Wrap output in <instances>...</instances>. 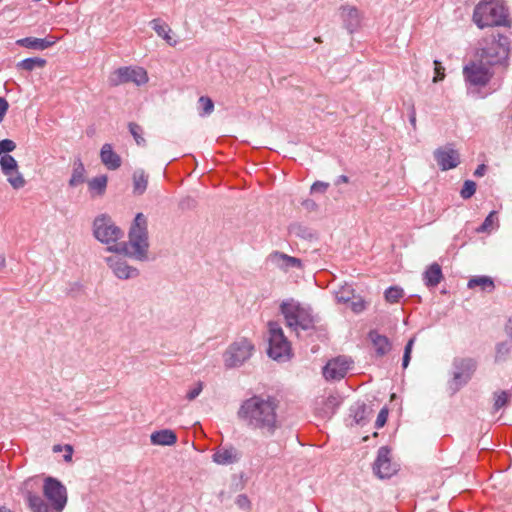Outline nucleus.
<instances>
[{
    "label": "nucleus",
    "instance_id": "obj_11",
    "mask_svg": "<svg viewBox=\"0 0 512 512\" xmlns=\"http://www.w3.org/2000/svg\"><path fill=\"white\" fill-rule=\"evenodd\" d=\"M93 234L97 240L107 245L118 244L117 241L123 237V231L105 214L95 218Z\"/></svg>",
    "mask_w": 512,
    "mask_h": 512
},
{
    "label": "nucleus",
    "instance_id": "obj_44",
    "mask_svg": "<svg viewBox=\"0 0 512 512\" xmlns=\"http://www.w3.org/2000/svg\"><path fill=\"white\" fill-rule=\"evenodd\" d=\"M203 390V382L201 381H198L196 382L188 391H187V394H186V399L189 400V401H193L194 399H196L200 393L202 392Z\"/></svg>",
    "mask_w": 512,
    "mask_h": 512
},
{
    "label": "nucleus",
    "instance_id": "obj_43",
    "mask_svg": "<svg viewBox=\"0 0 512 512\" xmlns=\"http://www.w3.org/2000/svg\"><path fill=\"white\" fill-rule=\"evenodd\" d=\"M414 342H415V337H412L411 339H409V341L407 342V344L405 346L403 360H402V367L404 369H406L409 365Z\"/></svg>",
    "mask_w": 512,
    "mask_h": 512
},
{
    "label": "nucleus",
    "instance_id": "obj_49",
    "mask_svg": "<svg viewBox=\"0 0 512 512\" xmlns=\"http://www.w3.org/2000/svg\"><path fill=\"white\" fill-rule=\"evenodd\" d=\"M9 109V103L4 97H0V123L4 120V117Z\"/></svg>",
    "mask_w": 512,
    "mask_h": 512
},
{
    "label": "nucleus",
    "instance_id": "obj_21",
    "mask_svg": "<svg viewBox=\"0 0 512 512\" xmlns=\"http://www.w3.org/2000/svg\"><path fill=\"white\" fill-rule=\"evenodd\" d=\"M442 279L443 273L438 263H432L423 273L424 284L429 288L436 287Z\"/></svg>",
    "mask_w": 512,
    "mask_h": 512
},
{
    "label": "nucleus",
    "instance_id": "obj_33",
    "mask_svg": "<svg viewBox=\"0 0 512 512\" xmlns=\"http://www.w3.org/2000/svg\"><path fill=\"white\" fill-rule=\"evenodd\" d=\"M498 226V219L495 211H492L485 218L484 222L477 228L478 233L490 232Z\"/></svg>",
    "mask_w": 512,
    "mask_h": 512
},
{
    "label": "nucleus",
    "instance_id": "obj_39",
    "mask_svg": "<svg viewBox=\"0 0 512 512\" xmlns=\"http://www.w3.org/2000/svg\"><path fill=\"white\" fill-rule=\"evenodd\" d=\"M201 112V116L210 115L214 110V103L211 98L207 96H201L198 100Z\"/></svg>",
    "mask_w": 512,
    "mask_h": 512
},
{
    "label": "nucleus",
    "instance_id": "obj_30",
    "mask_svg": "<svg viewBox=\"0 0 512 512\" xmlns=\"http://www.w3.org/2000/svg\"><path fill=\"white\" fill-rule=\"evenodd\" d=\"M85 181V167L81 160L74 162L72 175L69 180V185L71 187H76Z\"/></svg>",
    "mask_w": 512,
    "mask_h": 512
},
{
    "label": "nucleus",
    "instance_id": "obj_53",
    "mask_svg": "<svg viewBox=\"0 0 512 512\" xmlns=\"http://www.w3.org/2000/svg\"><path fill=\"white\" fill-rule=\"evenodd\" d=\"M409 121L411 123V125L416 128V112H415V109L412 108V111L410 113V116H409Z\"/></svg>",
    "mask_w": 512,
    "mask_h": 512
},
{
    "label": "nucleus",
    "instance_id": "obj_54",
    "mask_svg": "<svg viewBox=\"0 0 512 512\" xmlns=\"http://www.w3.org/2000/svg\"><path fill=\"white\" fill-rule=\"evenodd\" d=\"M349 182V178L346 176V175H340L337 180H336V184H341V183H348Z\"/></svg>",
    "mask_w": 512,
    "mask_h": 512
},
{
    "label": "nucleus",
    "instance_id": "obj_13",
    "mask_svg": "<svg viewBox=\"0 0 512 512\" xmlns=\"http://www.w3.org/2000/svg\"><path fill=\"white\" fill-rule=\"evenodd\" d=\"M123 253L115 252V254L105 257V262L111 269L115 277L121 280L133 279L139 276V270L129 265Z\"/></svg>",
    "mask_w": 512,
    "mask_h": 512
},
{
    "label": "nucleus",
    "instance_id": "obj_5",
    "mask_svg": "<svg viewBox=\"0 0 512 512\" xmlns=\"http://www.w3.org/2000/svg\"><path fill=\"white\" fill-rule=\"evenodd\" d=\"M498 74L494 69L476 57L463 67V77L467 93L476 98H484L487 94L482 90Z\"/></svg>",
    "mask_w": 512,
    "mask_h": 512
},
{
    "label": "nucleus",
    "instance_id": "obj_37",
    "mask_svg": "<svg viewBox=\"0 0 512 512\" xmlns=\"http://www.w3.org/2000/svg\"><path fill=\"white\" fill-rule=\"evenodd\" d=\"M340 405V399L338 396L330 395L324 401L323 412L326 416H330L335 413L336 409Z\"/></svg>",
    "mask_w": 512,
    "mask_h": 512
},
{
    "label": "nucleus",
    "instance_id": "obj_55",
    "mask_svg": "<svg viewBox=\"0 0 512 512\" xmlns=\"http://www.w3.org/2000/svg\"><path fill=\"white\" fill-rule=\"evenodd\" d=\"M5 266V258L0 256V270Z\"/></svg>",
    "mask_w": 512,
    "mask_h": 512
},
{
    "label": "nucleus",
    "instance_id": "obj_48",
    "mask_svg": "<svg viewBox=\"0 0 512 512\" xmlns=\"http://www.w3.org/2000/svg\"><path fill=\"white\" fill-rule=\"evenodd\" d=\"M329 187V183L316 181L311 186V193H324Z\"/></svg>",
    "mask_w": 512,
    "mask_h": 512
},
{
    "label": "nucleus",
    "instance_id": "obj_1",
    "mask_svg": "<svg viewBox=\"0 0 512 512\" xmlns=\"http://www.w3.org/2000/svg\"><path fill=\"white\" fill-rule=\"evenodd\" d=\"M277 410L278 403L275 398L254 395L242 402L237 416L249 429L271 437L282 426Z\"/></svg>",
    "mask_w": 512,
    "mask_h": 512
},
{
    "label": "nucleus",
    "instance_id": "obj_52",
    "mask_svg": "<svg viewBox=\"0 0 512 512\" xmlns=\"http://www.w3.org/2000/svg\"><path fill=\"white\" fill-rule=\"evenodd\" d=\"M486 165L481 164L479 165L476 170L474 171V175L476 177H482L486 173Z\"/></svg>",
    "mask_w": 512,
    "mask_h": 512
},
{
    "label": "nucleus",
    "instance_id": "obj_17",
    "mask_svg": "<svg viewBox=\"0 0 512 512\" xmlns=\"http://www.w3.org/2000/svg\"><path fill=\"white\" fill-rule=\"evenodd\" d=\"M270 261L277 268L287 271L290 268H302V261L299 258L289 256L285 253L274 251L268 256Z\"/></svg>",
    "mask_w": 512,
    "mask_h": 512
},
{
    "label": "nucleus",
    "instance_id": "obj_23",
    "mask_svg": "<svg viewBox=\"0 0 512 512\" xmlns=\"http://www.w3.org/2000/svg\"><path fill=\"white\" fill-rule=\"evenodd\" d=\"M55 42L47 39H41V38H35V37H26L17 40L16 44L29 48V49H35V50H45L49 47H51Z\"/></svg>",
    "mask_w": 512,
    "mask_h": 512
},
{
    "label": "nucleus",
    "instance_id": "obj_20",
    "mask_svg": "<svg viewBox=\"0 0 512 512\" xmlns=\"http://www.w3.org/2000/svg\"><path fill=\"white\" fill-rule=\"evenodd\" d=\"M341 17L347 30L352 33L355 31L361 23L360 11L354 6L342 7Z\"/></svg>",
    "mask_w": 512,
    "mask_h": 512
},
{
    "label": "nucleus",
    "instance_id": "obj_32",
    "mask_svg": "<svg viewBox=\"0 0 512 512\" xmlns=\"http://www.w3.org/2000/svg\"><path fill=\"white\" fill-rule=\"evenodd\" d=\"M46 65V60L39 57L26 58L17 63V68L32 71L35 68H43Z\"/></svg>",
    "mask_w": 512,
    "mask_h": 512
},
{
    "label": "nucleus",
    "instance_id": "obj_19",
    "mask_svg": "<svg viewBox=\"0 0 512 512\" xmlns=\"http://www.w3.org/2000/svg\"><path fill=\"white\" fill-rule=\"evenodd\" d=\"M100 159L109 170H116L121 166L120 156L113 151L112 145L105 143L100 150Z\"/></svg>",
    "mask_w": 512,
    "mask_h": 512
},
{
    "label": "nucleus",
    "instance_id": "obj_56",
    "mask_svg": "<svg viewBox=\"0 0 512 512\" xmlns=\"http://www.w3.org/2000/svg\"><path fill=\"white\" fill-rule=\"evenodd\" d=\"M61 450H62L61 445H55V446L53 447V451H54V452H59V451H61Z\"/></svg>",
    "mask_w": 512,
    "mask_h": 512
},
{
    "label": "nucleus",
    "instance_id": "obj_51",
    "mask_svg": "<svg viewBox=\"0 0 512 512\" xmlns=\"http://www.w3.org/2000/svg\"><path fill=\"white\" fill-rule=\"evenodd\" d=\"M64 450H65V454H64V460L66 462H71L72 461V455H73V447L69 444H66L64 446Z\"/></svg>",
    "mask_w": 512,
    "mask_h": 512
},
{
    "label": "nucleus",
    "instance_id": "obj_58",
    "mask_svg": "<svg viewBox=\"0 0 512 512\" xmlns=\"http://www.w3.org/2000/svg\"><path fill=\"white\" fill-rule=\"evenodd\" d=\"M0 512H11V511L4 506H0Z\"/></svg>",
    "mask_w": 512,
    "mask_h": 512
},
{
    "label": "nucleus",
    "instance_id": "obj_18",
    "mask_svg": "<svg viewBox=\"0 0 512 512\" xmlns=\"http://www.w3.org/2000/svg\"><path fill=\"white\" fill-rule=\"evenodd\" d=\"M238 450L232 446L219 447L215 450L212 459L218 465H229L239 460Z\"/></svg>",
    "mask_w": 512,
    "mask_h": 512
},
{
    "label": "nucleus",
    "instance_id": "obj_47",
    "mask_svg": "<svg viewBox=\"0 0 512 512\" xmlns=\"http://www.w3.org/2000/svg\"><path fill=\"white\" fill-rule=\"evenodd\" d=\"M387 418H388V410L386 408H382L380 410V412L378 413V416H377V419L375 422V426L377 428L383 427L387 422Z\"/></svg>",
    "mask_w": 512,
    "mask_h": 512
},
{
    "label": "nucleus",
    "instance_id": "obj_25",
    "mask_svg": "<svg viewBox=\"0 0 512 512\" xmlns=\"http://www.w3.org/2000/svg\"><path fill=\"white\" fill-rule=\"evenodd\" d=\"M133 193L135 195H142L148 186V174L143 169L134 171L133 176Z\"/></svg>",
    "mask_w": 512,
    "mask_h": 512
},
{
    "label": "nucleus",
    "instance_id": "obj_38",
    "mask_svg": "<svg viewBox=\"0 0 512 512\" xmlns=\"http://www.w3.org/2000/svg\"><path fill=\"white\" fill-rule=\"evenodd\" d=\"M129 131L136 141L137 145H145L146 141L143 137V129L137 123L131 122L128 125Z\"/></svg>",
    "mask_w": 512,
    "mask_h": 512
},
{
    "label": "nucleus",
    "instance_id": "obj_10",
    "mask_svg": "<svg viewBox=\"0 0 512 512\" xmlns=\"http://www.w3.org/2000/svg\"><path fill=\"white\" fill-rule=\"evenodd\" d=\"M452 378L450 387L458 391L466 385L477 369V361L471 357H456L452 363Z\"/></svg>",
    "mask_w": 512,
    "mask_h": 512
},
{
    "label": "nucleus",
    "instance_id": "obj_14",
    "mask_svg": "<svg viewBox=\"0 0 512 512\" xmlns=\"http://www.w3.org/2000/svg\"><path fill=\"white\" fill-rule=\"evenodd\" d=\"M390 454L391 451L386 446H382L378 450L373 471L381 479L389 478L397 471V466L392 462Z\"/></svg>",
    "mask_w": 512,
    "mask_h": 512
},
{
    "label": "nucleus",
    "instance_id": "obj_15",
    "mask_svg": "<svg viewBox=\"0 0 512 512\" xmlns=\"http://www.w3.org/2000/svg\"><path fill=\"white\" fill-rule=\"evenodd\" d=\"M353 361L346 356H339L330 360L323 368V375L327 380H341L345 377Z\"/></svg>",
    "mask_w": 512,
    "mask_h": 512
},
{
    "label": "nucleus",
    "instance_id": "obj_6",
    "mask_svg": "<svg viewBox=\"0 0 512 512\" xmlns=\"http://www.w3.org/2000/svg\"><path fill=\"white\" fill-rule=\"evenodd\" d=\"M473 22L480 28L503 26L507 22L505 7L495 0H481L474 8Z\"/></svg>",
    "mask_w": 512,
    "mask_h": 512
},
{
    "label": "nucleus",
    "instance_id": "obj_12",
    "mask_svg": "<svg viewBox=\"0 0 512 512\" xmlns=\"http://www.w3.org/2000/svg\"><path fill=\"white\" fill-rule=\"evenodd\" d=\"M147 71L139 66H124L113 71L108 78L111 86H119L126 83H134L137 86L148 82Z\"/></svg>",
    "mask_w": 512,
    "mask_h": 512
},
{
    "label": "nucleus",
    "instance_id": "obj_29",
    "mask_svg": "<svg viewBox=\"0 0 512 512\" xmlns=\"http://www.w3.org/2000/svg\"><path fill=\"white\" fill-rule=\"evenodd\" d=\"M107 182H108V178L106 175H101V176L92 178L88 182V187H89V190L92 193V195L93 196L94 195L102 196L106 191Z\"/></svg>",
    "mask_w": 512,
    "mask_h": 512
},
{
    "label": "nucleus",
    "instance_id": "obj_24",
    "mask_svg": "<svg viewBox=\"0 0 512 512\" xmlns=\"http://www.w3.org/2000/svg\"><path fill=\"white\" fill-rule=\"evenodd\" d=\"M369 338L372 341L378 356H383L390 351L391 344L386 336L381 335L376 331H371L369 333Z\"/></svg>",
    "mask_w": 512,
    "mask_h": 512
},
{
    "label": "nucleus",
    "instance_id": "obj_31",
    "mask_svg": "<svg viewBox=\"0 0 512 512\" xmlns=\"http://www.w3.org/2000/svg\"><path fill=\"white\" fill-rule=\"evenodd\" d=\"M354 289L351 285L345 284L335 291V299L339 304L347 305L354 299Z\"/></svg>",
    "mask_w": 512,
    "mask_h": 512
},
{
    "label": "nucleus",
    "instance_id": "obj_35",
    "mask_svg": "<svg viewBox=\"0 0 512 512\" xmlns=\"http://www.w3.org/2000/svg\"><path fill=\"white\" fill-rule=\"evenodd\" d=\"M0 167L3 174L5 175L13 171L15 172V170L18 168V164L13 156L6 154L0 158Z\"/></svg>",
    "mask_w": 512,
    "mask_h": 512
},
{
    "label": "nucleus",
    "instance_id": "obj_16",
    "mask_svg": "<svg viewBox=\"0 0 512 512\" xmlns=\"http://www.w3.org/2000/svg\"><path fill=\"white\" fill-rule=\"evenodd\" d=\"M433 155L442 171L456 168L460 164V155L451 144L437 148Z\"/></svg>",
    "mask_w": 512,
    "mask_h": 512
},
{
    "label": "nucleus",
    "instance_id": "obj_45",
    "mask_svg": "<svg viewBox=\"0 0 512 512\" xmlns=\"http://www.w3.org/2000/svg\"><path fill=\"white\" fill-rule=\"evenodd\" d=\"M15 148H16L15 142L10 139H4V140L0 141V155H2L4 153L6 155L7 153L14 151Z\"/></svg>",
    "mask_w": 512,
    "mask_h": 512
},
{
    "label": "nucleus",
    "instance_id": "obj_2",
    "mask_svg": "<svg viewBox=\"0 0 512 512\" xmlns=\"http://www.w3.org/2000/svg\"><path fill=\"white\" fill-rule=\"evenodd\" d=\"M37 485L36 479H28L23 483L22 492L32 512H62L67 504L66 487L56 478L46 477L43 483V494L48 502L34 493L32 488Z\"/></svg>",
    "mask_w": 512,
    "mask_h": 512
},
{
    "label": "nucleus",
    "instance_id": "obj_27",
    "mask_svg": "<svg viewBox=\"0 0 512 512\" xmlns=\"http://www.w3.org/2000/svg\"><path fill=\"white\" fill-rule=\"evenodd\" d=\"M349 411V416L353 418L354 423L358 425L365 424L368 414L370 413L365 403H355L350 407Z\"/></svg>",
    "mask_w": 512,
    "mask_h": 512
},
{
    "label": "nucleus",
    "instance_id": "obj_41",
    "mask_svg": "<svg viewBox=\"0 0 512 512\" xmlns=\"http://www.w3.org/2000/svg\"><path fill=\"white\" fill-rule=\"evenodd\" d=\"M476 192V183L472 180H466L460 191V195L463 199L471 198Z\"/></svg>",
    "mask_w": 512,
    "mask_h": 512
},
{
    "label": "nucleus",
    "instance_id": "obj_50",
    "mask_svg": "<svg viewBox=\"0 0 512 512\" xmlns=\"http://www.w3.org/2000/svg\"><path fill=\"white\" fill-rule=\"evenodd\" d=\"M509 345L507 343H499L496 346V357L499 358L501 356L506 355L509 352Z\"/></svg>",
    "mask_w": 512,
    "mask_h": 512
},
{
    "label": "nucleus",
    "instance_id": "obj_26",
    "mask_svg": "<svg viewBox=\"0 0 512 512\" xmlns=\"http://www.w3.org/2000/svg\"><path fill=\"white\" fill-rule=\"evenodd\" d=\"M150 25L157 35L163 38L170 46H175L177 44V42L170 36L171 29L166 23L162 22L160 19H153L150 22Z\"/></svg>",
    "mask_w": 512,
    "mask_h": 512
},
{
    "label": "nucleus",
    "instance_id": "obj_40",
    "mask_svg": "<svg viewBox=\"0 0 512 512\" xmlns=\"http://www.w3.org/2000/svg\"><path fill=\"white\" fill-rule=\"evenodd\" d=\"M494 396H495V401H494L493 407L496 411L503 408L509 402L510 395L508 394L507 391H500L498 393H495Z\"/></svg>",
    "mask_w": 512,
    "mask_h": 512
},
{
    "label": "nucleus",
    "instance_id": "obj_7",
    "mask_svg": "<svg viewBox=\"0 0 512 512\" xmlns=\"http://www.w3.org/2000/svg\"><path fill=\"white\" fill-rule=\"evenodd\" d=\"M281 312L288 327L298 333L299 330H310L315 327V318L309 307L301 305L294 300L284 301L281 304Z\"/></svg>",
    "mask_w": 512,
    "mask_h": 512
},
{
    "label": "nucleus",
    "instance_id": "obj_34",
    "mask_svg": "<svg viewBox=\"0 0 512 512\" xmlns=\"http://www.w3.org/2000/svg\"><path fill=\"white\" fill-rule=\"evenodd\" d=\"M403 296L404 290L399 286H391L384 293L385 300L390 304L399 302Z\"/></svg>",
    "mask_w": 512,
    "mask_h": 512
},
{
    "label": "nucleus",
    "instance_id": "obj_8",
    "mask_svg": "<svg viewBox=\"0 0 512 512\" xmlns=\"http://www.w3.org/2000/svg\"><path fill=\"white\" fill-rule=\"evenodd\" d=\"M255 346L253 342L240 337L233 341L223 353V363L227 369L238 368L244 365L253 355Z\"/></svg>",
    "mask_w": 512,
    "mask_h": 512
},
{
    "label": "nucleus",
    "instance_id": "obj_46",
    "mask_svg": "<svg viewBox=\"0 0 512 512\" xmlns=\"http://www.w3.org/2000/svg\"><path fill=\"white\" fill-rule=\"evenodd\" d=\"M435 64V76L433 78V82H438L444 79L445 77V68L441 65V63L437 60L434 61Z\"/></svg>",
    "mask_w": 512,
    "mask_h": 512
},
{
    "label": "nucleus",
    "instance_id": "obj_42",
    "mask_svg": "<svg viewBox=\"0 0 512 512\" xmlns=\"http://www.w3.org/2000/svg\"><path fill=\"white\" fill-rule=\"evenodd\" d=\"M347 305L351 308L354 313H361L366 309V302L360 296H354Z\"/></svg>",
    "mask_w": 512,
    "mask_h": 512
},
{
    "label": "nucleus",
    "instance_id": "obj_36",
    "mask_svg": "<svg viewBox=\"0 0 512 512\" xmlns=\"http://www.w3.org/2000/svg\"><path fill=\"white\" fill-rule=\"evenodd\" d=\"M7 176V180L9 184L14 189H20L25 186L26 181L23 177V175L19 172L18 168L15 170V172H10L9 174H5Z\"/></svg>",
    "mask_w": 512,
    "mask_h": 512
},
{
    "label": "nucleus",
    "instance_id": "obj_28",
    "mask_svg": "<svg viewBox=\"0 0 512 512\" xmlns=\"http://www.w3.org/2000/svg\"><path fill=\"white\" fill-rule=\"evenodd\" d=\"M469 289L479 287L482 291L492 292L495 288L494 281L489 276H475L472 277L467 284Z\"/></svg>",
    "mask_w": 512,
    "mask_h": 512
},
{
    "label": "nucleus",
    "instance_id": "obj_22",
    "mask_svg": "<svg viewBox=\"0 0 512 512\" xmlns=\"http://www.w3.org/2000/svg\"><path fill=\"white\" fill-rule=\"evenodd\" d=\"M153 445L172 446L177 442V435L170 429L155 431L150 436Z\"/></svg>",
    "mask_w": 512,
    "mask_h": 512
},
{
    "label": "nucleus",
    "instance_id": "obj_3",
    "mask_svg": "<svg viewBox=\"0 0 512 512\" xmlns=\"http://www.w3.org/2000/svg\"><path fill=\"white\" fill-rule=\"evenodd\" d=\"M475 56L496 72L504 74L510 64V40L500 33L484 37L478 44Z\"/></svg>",
    "mask_w": 512,
    "mask_h": 512
},
{
    "label": "nucleus",
    "instance_id": "obj_57",
    "mask_svg": "<svg viewBox=\"0 0 512 512\" xmlns=\"http://www.w3.org/2000/svg\"><path fill=\"white\" fill-rule=\"evenodd\" d=\"M242 500L247 501V498L244 495H240L238 497V502L240 503Z\"/></svg>",
    "mask_w": 512,
    "mask_h": 512
},
{
    "label": "nucleus",
    "instance_id": "obj_9",
    "mask_svg": "<svg viewBox=\"0 0 512 512\" xmlns=\"http://www.w3.org/2000/svg\"><path fill=\"white\" fill-rule=\"evenodd\" d=\"M269 348L268 355L277 361H287L291 357V345L285 337L279 323L269 322Z\"/></svg>",
    "mask_w": 512,
    "mask_h": 512
},
{
    "label": "nucleus",
    "instance_id": "obj_4",
    "mask_svg": "<svg viewBox=\"0 0 512 512\" xmlns=\"http://www.w3.org/2000/svg\"><path fill=\"white\" fill-rule=\"evenodd\" d=\"M148 229L147 218L143 213H138L130 227L128 241L108 246L110 252H120L138 261L148 259Z\"/></svg>",
    "mask_w": 512,
    "mask_h": 512
}]
</instances>
